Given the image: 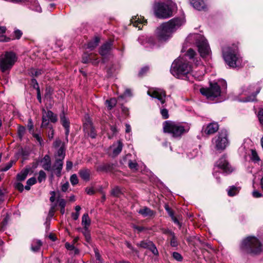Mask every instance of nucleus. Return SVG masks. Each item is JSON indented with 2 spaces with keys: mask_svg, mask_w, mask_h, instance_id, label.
<instances>
[{
  "mask_svg": "<svg viewBox=\"0 0 263 263\" xmlns=\"http://www.w3.org/2000/svg\"><path fill=\"white\" fill-rule=\"evenodd\" d=\"M182 24L183 21L181 18H173L161 24L157 28L155 31L156 36L159 41L166 42Z\"/></svg>",
  "mask_w": 263,
  "mask_h": 263,
  "instance_id": "f257e3e1",
  "label": "nucleus"
},
{
  "mask_svg": "<svg viewBox=\"0 0 263 263\" xmlns=\"http://www.w3.org/2000/svg\"><path fill=\"white\" fill-rule=\"evenodd\" d=\"M163 132L171 134L174 138H180L181 136L187 133L190 127L184 126L180 123H176L172 121H166L163 124Z\"/></svg>",
  "mask_w": 263,
  "mask_h": 263,
  "instance_id": "f03ea898",
  "label": "nucleus"
},
{
  "mask_svg": "<svg viewBox=\"0 0 263 263\" xmlns=\"http://www.w3.org/2000/svg\"><path fill=\"white\" fill-rule=\"evenodd\" d=\"M241 249L247 253L256 255L262 251L261 243L257 238L250 236L243 240Z\"/></svg>",
  "mask_w": 263,
  "mask_h": 263,
  "instance_id": "7ed1b4c3",
  "label": "nucleus"
},
{
  "mask_svg": "<svg viewBox=\"0 0 263 263\" xmlns=\"http://www.w3.org/2000/svg\"><path fill=\"white\" fill-rule=\"evenodd\" d=\"M174 4L171 1L158 3L155 5V14L159 18H167L173 15Z\"/></svg>",
  "mask_w": 263,
  "mask_h": 263,
  "instance_id": "20e7f679",
  "label": "nucleus"
},
{
  "mask_svg": "<svg viewBox=\"0 0 263 263\" xmlns=\"http://www.w3.org/2000/svg\"><path fill=\"white\" fill-rule=\"evenodd\" d=\"M200 92L207 99L213 100L215 98L220 96L221 88L217 82H210L209 87L200 88Z\"/></svg>",
  "mask_w": 263,
  "mask_h": 263,
  "instance_id": "39448f33",
  "label": "nucleus"
},
{
  "mask_svg": "<svg viewBox=\"0 0 263 263\" xmlns=\"http://www.w3.org/2000/svg\"><path fill=\"white\" fill-rule=\"evenodd\" d=\"M222 55L226 63L229 66H233L234 65L237 66V64H240L238 55L234 52H232L231 48L229 46L222 48Z\"/></svg>",
  "mask_w": 263,
  "mask_h": 263,
  "instance_id": "423d86ee",
  "label": "nucleus"
},
{
  "mask_svg": "<svg viewBox=\"0 0 263 263\" xmlns=\"http://www.w3.org/2000/svg\"><path fill=\"white\" fill-rule=\"evenodd\" d=\"M228 134L226 130H221L218 135L213 139L215 148L217 151L224 150L228 145Z\"/></svg>",
  "mask_w": 263,
  "mask_h": 263,
  "instance_id": "0eeeda50",
  "label": "nucleus"
},
{
  "mask_svg": "<svg viewBox=\"0 0 263 263\" xmlns=\"http://www.w3.org/2000/svg\"><path fill=\"white\" fill-rule=\"evenodd\" d=\"M196 44L201 57L204 58L210 55L211 51L206 39L200 35H198L196 38Z\"/></svg>",
  "mask_w": 263,
  "mask_h": 263,
  "instance_id": "6e6552de",
  "label": "nucleus"
},
{
  "mask_svg": "<svg viewBox=\"0 0 263 263\" xmlns=\"http://www.w3.org/2000/svg\"><path fill=\"white\" fill-rule=\"evenodd\" d=\"M42 128H47L49 125V121L51 122L55 123L57 120V116L51 110L46 111L44 108L42 109Z\"/></svg>",
  "mask_w": 263,
  "mask_h": 263,
  "instance_id": "1a4fd4ad",
  "label": "nucleus"
},
{
  "mask_svg": "<svg viewBox=\"0 0 263 263\" xmlns=\"http://www.w3.org/2000/svg\"><path fill=\"white\" fill-rule=\"evenodd\" d=\"M17 60L16 54L12 51H7L0 60V66H13Z\"/></svg>",
  "mask_w": 263,
  "mask_h": 263,
  "instance_id": "9d476101",
  "label": "nucleus"
},
{
  "mask_svg": "<svg viewBox=\"0 0 263 263\" xmlns=\"http://www.w3.org/2000/svg\"><path fill=\"white\" fill-rule=\"evenodd\" d=\"M215 166L222 170L224 173L227 174H230L233 171V167L227 160L225 156H222L216 162Z\"/></svg>",
  "mask_w": 263,
  "mask_h": 263,
  "instance_id": "9b49d317",
  "label": "nucleus"
},
{
  "mask_svg": "<svg viewBox=\"0 0 263 263\" xmlns=\"http://www.w3.org/2000/svg\"><path fill=\"white\" fill-rule=\"evenodd\" d=\"M191 67H171V73L177 78H182L191 71Z\"/></svg>",
  "mask_w": 263,
  "mask_h": 263,
  "instance_id": "f8f14e48",
  "label": "nucleus"
},
{
  "mask_svg": "<svg viewBox=\"0 0 263 263\" xmlns=\"http://www.w3.org/2000/svg\"><path fill=\"white\" fill-rule=\"evenodd\" d=\"M147 94L151 97L159 100L162 104L165 102L166 93L162 89L156 88L153 91H148Z\"/></svg>",
  "mask_w": 263,
  "mask_h": 263,
  "instance_id": "ddd939ff",
  "label": "nucleus"
},
{
  "mask_svg": "<svg viewBox=\"0 0 263 263\" xmlns=\"http://www.w3.org/2000/svg\"><path fill=\"white\" fill-rule=\"evenodd\" d=\"M137 245L141 248L149 250L154 255H158V251L155 244L149 240H143L137 243Z\"/></svg>",
  "mask_w": 263,
  "mask_h": 263,
  "instance_id": "4468645a",
  "label": "nucleus"
},
{
  "mask_svg": "<svg viewBox=\"0 0 263 263\" xmlns=\"http://www.w3.org/2000/svg\"><path fill=\"white\" fill-rule=\"evenodd\" d=\"M97 56V54L92 53L88 54L85 52L82 56V62L84 64H98L99 63Z\"/></svg>",
  "mask_w": 263,
  "mask_h": 263,
  "instance_id": "2eb2a0df",
  "label": "nucleus"
},
{
  "mask_svg": "<svg viewBox=\"0 0 263 263\" xmlns=\"http://www.w3.org/2000/svg\"><path fill=\"white\" fill-rule=\"evenodd\" d=\"M84 129L92 138L96 137V133L95 128L92 125L91 121L88 117L86 118V121L84 123Z\"/></svg>",
  "mask_w": 263,
  "mask_h": 263,
  "instance_id": "dca6fc26",
  "label": "nucleus"
},
{
  "mask_svg": "<svg viewBox=\"0 0 263 263\" xmlns=\"http://www.w3.org/2000/svg\"><path fill=\"white\" fill-rule=\"evenodd\" d=\"M63 162L62 160L56 159L54 163L51 167V171H52L58 177H60L61 175V171L63 168Z\"/></svg>",
  "mask_w": 263,
  "mask_h": 263,
  "instance_id": "f3484780",
  "label": "nucleus"
},
{
  "mask_svg": "<svg viewBox=\"0 0 263 263\" xmlns=\"http://www.w3.org/2000/svg\"><path fill=\"white\" fill-rule=\"evenodd\" d=\"M219 129V125L216 122H212L209 124L204 129V133L206 135H212L215 133Z\"/></svg>",
  "mask_w": 263,
  "mask_h": 263,
  "instance_id": "a211bd4d",
  "label": "nucleus"
},
{
  "mask_svg": "<svg viewBox=\"0 0 263 263\" xmlns=\"http://www.w3.org/2000/svg\"><path fill=\"white\" fill-rule=\"evenodd\" d=\"M130 21L134 26L138 27L139 29H141V25L147 23L146 20L144 17L138 16H133Z\"/></svg>",
  "mask_w": 263,
  "mask_h": 263,
  "instance_id": "6ab92c4d",
  "label": "nucleus"
},
{
  "mask_svg": "<svg viewBox=\"0 0 263 263\" xmlns=\"http://www.w3.org/2000/svg\"><path fill=\"white\" fill-rule=\"evenodd\" d=\"M190 1L193 7L198 10H204L206 7L204 0H190Z\"/></svg>",
  "mask_w": 263,
  "mask_h": 263,
  "instance_id": "aec40b11",
  "label": "nucleus"
},
{
  "mask_svg": "<svg viewBox=\"0 0 263 263\" xmlns=\"http://www.w3.org/2000/svg\"><path fill=\"white\" fill-rule=\"evenodd\" d=\"M112 44L109 42H106L103 44L99 50V53L102 56H105L108 54L111 49Z\"/></svg>",
  "mask_w": 263,
  "mask_h": 263,
  "instance_id": "412c9836",
  "label": "nucleus"
},
{
  "mask_svg": "<svg viewBox=\"0 0 263 263\" xmlns=\"http://www.w3.org/2000/svg\"><path fill=\"white\" fill-rule=\"evenodd\" d=\"M42 161L44 162L42 167L45 170L47 171H51V160L50 157L48 155H46Z\"/></svg>",
  "mask_w": 263,
  "mask_h": 263,
  "instance_id": "4be33fe9",
  "label": "nucleus"
},
{
  "mask_svg": "<svg viewBox=\"0 0 263 263\" xmlns=\"http://www.w3.org/2000/svg\"><path fill=\"white\" fill-rule=\"evenodd\" d=\"M91 223V220L87 213L84 214L82 218V224L83 226L85 231H87L88 227Z\"/></svg>",
  "mask_w": 263,
  "mask_h": 263,
  "instance_id": "5701e85b",
  "label": "nucleus"
},
{
  "mask_svg": "<svg viewBox=\"0 0 263 263\" xmlns=\"http://www.w3.org/2000/svg\"><path fill=\"white\" fill-rule=\"evenodd\" d=\"M79 174L82 179L85 181H88L89 180L90 175V170L86 168L81 169L79 171Z\"/></svg>",
  "mask_w": 263,
  "mask_h": 263,
  "instance_id": "b1692460",
  "label": "nucleus"
},
{
  "mask_svg": "<svg viewBox=\"0 0 263 263\" xmlns=\"http://www.w3.org/2000/svg\"><path fill=\"white\" fill-rule=\"evenodd\" d=\"M100 40V39L99 37L96 36L93 40L88 43L86 48L90 50H93L98 45Z\"/></svg>",
  "mask_w": 263,
  "mask_h": 263,
  "instance_id": "393cba45",
  "label": "nucleus"
},
{
  "mask_svg": "<svg viewBox=\"0 0 263 263\" xmlns=\"http://www.w3.org/2000/svg\"><path fill=\"white\" fill-rule=\"evenodd\" d=\"M29 171L30 168H28L23 170L20 173L17 175V180L20 181H24L26 178Z\"/></svg>",
  "mask_w": 263,
  "mask_h": 263,
  "instance_id": "a878e982",
  "label": "nucleus"
},
{
  "mask_svg": "<svg viewBox=\"0 0 263 263\" xmlns=\"http://www.w3.org/2000/svg\"><path fill=\"white\" fill-rule=\"evenodd\" d=\"M138 212L144 217L152 216L154 214V212L147 207H144L141 209Z\"/></svg>",
  "mask_w": 263,
  "mask_h": 263,
  "instance_id": "bb28decb",
  "label": "nucleus"
},
{
  "mask_svg": "<svg viewBox=\"0 0 263 263\" xmlns=\"http://www.w3.org/2000/svg\"><path fill=\"white\" fill-rule=\"evenodd\" d=\"M6 31V28L4 26H0V42H8L11 40L10 37H7L4 33Z\"/></svg>",
  "mask_w": 263,
  "mask_h": 263,
  "instance_id": "cd10ccee",
  "label": "nucleus"
},
{
  "mask_svg": "<svg viewBox=\"0 0 263 263\" xmlns=\"http://www.w3.org/2000/svg\"><path fill=\"white\" fill-rule=\"evenodd\" d=\"M114 168V164L111 163H106L100 165L98 167V170L101 171L110 172Z\"/></svg>",
  "mask_w": 263,
  "mask_h": 263,
  "instance_id": "c85d7f7f",
  "label": "nucleus"
},
{
  "mask_svg": "<svg viewBox=\"0 0 263 263\" xmlns=\"http://www.w3.org/2000/svg\"><path fill=\"white\" fill-rule=\"evenodd\" d=\"M43 73V70L41 69H36L32 67L29 71V74L31 76L38 77Z\"/></svg>",
  "mask_w": 263,
  "mask_h": 263,
  "instance_id": "c756f323",
  "label": "nucleus"
},
{
  "mask_svg": "<svg viewBox=\"0 0 263 263\" xmlns=\"http://www.w3.org/2000/svg\"><path fill=\"white\" fill-rule=\"evenodd\" d=\"M117 104V100L115 98H111L110 100H107L105 101V104L107 108L109 110L111 109L116 106Z\"/></svg>",
  "mask_w": 263,
  "mask_h": 263,
  "instance_id": "7c9ffc66",
  "label": "nucleus"
},
{
  "mask_svg": "<svg viewBox=\"0 0 263 263\" xmlns=\"http://www.w3.org/2000/svg\"><path fill=\"white\" fill-rule=\"evenodd\" d=\"M239 191V187L235 186H232L229 187L228 190V194L229 196H234L237 195Z\"/></svg>",
  "mask_w": 263,
  "mask_h": 263,
  "instance_id": "2f4dec72",
  "label": "nucleus"
},
{
  "mask_svg": "<svg viewBox=\"0 0 263 263\" xmlns=\"http://www.w3.org/2000/svg\"><path fill=\"white\" fill-rule=\"evenodd\" d=\"M114 146H115L114 145L113 147H114ZM122 148H123V144L121 141H119L118 142V145H117V147L113 148L112 152H113L114 155L115 156H116L119 155L122 151Z\"/></svg>",
  "mask_w": 263,
  "mask_h": 263,
  "instance_id": "473e14b6",
  "label": "nucleus"
},
{
  "mask_svg": "<svg viewBox=\"0 0 263 263\" xmlns=\"http://www.w3.org/2000/svg\"><path fill=\"white\" fill-rule=\"evenodd\" d=\"M196 55V52L192 48L189 49L185 54V56L188 57L190 60H193V61H195V56Z\"/></svg>",
  "mask_w": 263,
  "mask_h": 263,
  "instance_id": "72a5a7b5",
  "label": "nucleus"
},
{
  "mask_svg": "<svg viewBox=\"0 0 263 263\" xmlns=\"http://www.w3.org/2000/svg\"><path fill=\"white\" fill-rule=\"evenodd\" d=\"M172 66H189L187 64H185L183 58L179 57L176 59L173 63Z\"/></svg>",
  "mask_w": 263,
  "mask_h": 263,
  "instance_id": "f704fd0d",
  "label": "nucleus"
},
{
  "mask_svg": "<svg viewBox=\"0 0 263 263\" xmlns=\"http://www.w3.org/2000/svg\"><path fill=\"white\" fill-rule=\"evenodd\" d=\"M57 156L59 157V158H56V159H60L62 161L64 160L65 156V153L63 146H61L60 148L58 149L57 152Z\"/></svg>",
  "mask_w": 263,
  "mask_h": 263,
  "instance_id": "c9c22d12",
  "label": "nucleus"
},
{
  "mask_svg": "<svg viewBox=\"0 0 263 263\" xmlns=\"http://www.w3.org/2000/svg\"><path fill=\"white\" fill-rule=\"evenodd\" d=\"M61 122L64 128H67V126H69V122L68 119H66L64 113L60 115Z\"/></svg>",
  "mask_w": 263,
  "mask_h": 263,
  "instance_id": "e433bc0d",
  "label": "nucleus"
},
{
  "mask_svg": "<svg viewBox=\"0 0 263 263\" xmlns=\"http://www.w3.org/2000/svg\"><path fill=\"white\" fill-rule=\"evenodd\" d=\"M42 246V242L40 240H36L34 242V244L32 245L31 250L33 252H37Z\"/></svg>",
  "mask_w": 263,
  "mask_h": 263,
  "instance_id": "4c0bfd02",
  "label": "nucleus"
},
{
  "mask_svg": "<svg viewBox=\"0 0 263 263\" xmlns=\"http://www.w3.org/2000/svg\"><path fill=\"white\" fill-rule=\"evenodd\" d=\"M251 160L254 162H258L260 161V158L254 149L251 150Z\"/></svg>",
  "mask_w": 263,
  "mask_h": 263,
  "instance_id": "58836bf2",
  "label": "nucleus"
},
{
  "mask_svg": "<svg viewBox=\"0 0 263 263\" xmlns=\"http://www.w3.org/2000/svg\"><path fill=\"white\" fill-rule=\"evenodd\" d=\"M260 89H257L255 93H252L251 95L247 97L246 99L243 100V102H250L255 100L256 96L257 93L259 92Z\"/></svg>",
  "mask_w": 263,
  "mask_h": 263,
  "instance_id": "ea45409f",
  "label": "nucleus"
},
{
  "mask_svg": "<svg viewBox=\"0 0 263 263\" xmlns=\"http://www.w3.org/2000/svg\"><path fill=\"white\" fill-rule=\"evenodd\" d=\"M14 163V161H10L8 163L6 164L4 166H1V171L2 172H6L9 170L12 166Z\"/></svg>",
  "mask_w": 263,
  "mask_h": 263,
  "instance_id": "a19ab883",
  "label": "nucleus"
},
{
  "mask_svg": "<svg viewBox=\"0 0 263 263\" xmlns=\"http://www.w3.org/2000/svg\"><path fill=\"white\" fill-rule=\"evenodd\" d=\"M46 178V173L42 170L40 171L37 177L38 181L41 183L42 181L45 180Z\"/></svg>",
  "mask_w": 263,
  "mask_h": 263,
  "instance_id": "79ce46f5",
  "label": "nucleus"
},
{
  "mask_svg": "<svg viewBox=\"0 0 263 263\" xmlns=\"http://www.w3.org/2000/svg\"><path fill=\"white\" fill-rule=\"evenodd\" d=\"M172 238L171 239L170 244L171 246L173 247H176L178 245V243L177 241V238L175 235V234L171 236Z\"/></svg>",
  "mask_w": 263,
  "mask_h": 263,
  "instance_id": "37998d69",
  "label": "nucleus"
},
{
  "mask_svg": "<svg viewBox=\"0 0 263 263\" xmlns=\"http://www.w3.org/2000/svg\"><path fill=\"white\" fill-rule=\"evenodd\" d=\"M129 167L133 170H137L138 167V164L136 161H132L129 160L128 163Z\"/></svg>",
  "mask_w": 263,
  "mask_h": 263,
  "instance_id": "c03bdc74",
  "label": "nucleus"
},
{
  "mask_svg": "<svg viewBox=\"0 0 263 263\" xmlns=\"http://www.w3.org/2000/svg\"><path fill=\"white\" fill-rule=\"evenodd\" d=\"M22 34H23V33H22V31H21L20 30H18V29L15 30L14 31V37L12 39V40L20 39L21 37Z\"/></svg>",
  "mask_w": 263,
  "mask_h": 263,
  "instance_id": "a18cd8bd",
  "label": "nucleus"
},
{
  "mask_svg": "<svg viewBox=\"0 0 263 263\" xmlns=\"http://www.w3.org/2000/svg\"><path fill=\"white\" fill-rule=\"evenodd\" d=\"M70 181L72 185H75L78 183V179L76 174H73L71 176Z\"/></svg>",
  "mask_w": 263,
  "mask_h": 263,
  "instance_id": "49530a36",
  "label": "nucleus"
},
{
  "mask_svg": "<svg viewBox=\"0 0 263 263\" xmlns=\"http://www.w3.org/2000/svg\"><path fill=\"white\" fill-rule=\"evenodd\" d=\"M148 71V67H143L141 69L140 71L139 72L138 76L139 77H142Z\"/></svg>",
  "mask_w": 263,
  "mask_h": 263,
  "instance_id": "de8ad7c7",
  "label": "nucleus"
},
{
  "mask_svg": "<svg viewBox=\"0 0 263 263\" xmlns=\"http://www.w3.org/2000/svg\"><path fill=\"white\" fill-rule=\"evenodd\" d=\"M121 193V191L118 187H115L111 191V194L115 196H119Z\"/></svg>",
  "mask_w": 263,
  "mask_h": 263,
  "instance_id": "09e8293b",
  "label": "nucleus"
},
{
  "mask_svg": "<svg viewBox=\"0 0 263 263\" xmlns=\"http://www.w3.org/2000/svg\"><path fill=\"white\" fill-rule=\"evenodd\" d=\"M161 114L164 119H166L169 117L168 110L165 108H163L161 110Z\"/></svg>",
  "mask_w": 263,
  "mask_h": 263,
  "instance_id": "8fccbe9b",
  "label": "nucleus"
},
{
  "mask_svg": "<svg viewBox=\"0 0 263 263\" xmlns=\"http://www.w3.org/2000/svg\"><path fill=\"white\" fill-rule=\"evenodd\" d=\"M173 257L174 259L179 261H181L182 260L181 255L178 252H174L173 253Z\"/></svg>",
  "mask_w": 263,
  "mask_h": 263,
  "instance_id": "3c124183",
  "label": "nucleus"
},
{
  "mask_svg": "<svg viewBox=\"0 0 263 263\" xmlns=\"http://www.w3.org/2000/svg\"><path fill=\"white\" fill-rule=\"evenodd\" d=\"M218 83V85H219L220 86V87L221 89H225L227 88V82L225 80H219L218 81V82H217Z\"/></svg>",
  "mask_w": 263,
  "mask_h": 263,
  "instance_id": "603ef678",
  "label": "nucleus"
},
{
  "mask_svg": "<svg viewBox=\"0 0 263 263\" xmlns=\"http://www.w3.org/2000/svg\"><path fill=\"white\" fill-rule=\"evenodd\" d=\"M25 132V128L24 126H20L18 129V134L20 138H22Z\"/></svg>",
  "mask_w": 263,
  "mask_h": 263,
  "instance_id": "864d4df0",
  "label": "nucleus"
},
{
  "mask_svg": "<svg viewBox=\"0 0 263 263\" xmlns=\"http://www.w3.org/2000/svg\"><path fill=\"white\" fill-rule=\"evenodd\" d=\"M48 128L49 130L48 134V137L50 140H51L53 138L54 130L52 126H49Z\"/></svg>",
  "mask_w": 263,
  "mask_h": 263,
  "instance_id": "5fc2aeb1",
  "label": "nucleus"
},
{
  "mask_svg": "<svg viewBox=\"0 0 263 263\" xmlns=\"http://www.w3.org/2000/svg\"><path fill=\"white\" fill-rule=\"evenodd\" d=\"M6 192L5 189H0V203L3 202L4 201V196Z\"/></svg>",
  "mask_w": 263,
  "mask_h": 263,
  "instance_id": "6e6d98bb",
  "label": "nucleus"
},
{
  "mask_svg": "<svg viewBox=\"0 0 263 263\" xmlns=\"http://www.w3.org/2000/svg\"><path fill=\"white\" fill-rule=\"evenodd\" d=\"M58 201L60 208H65L66 205V201L64 199L60 198L59 197H58Z\"/></svg>",
  "mask_w": 263,
  "mask_h": 263,
  "instance_id": "4d7b16f0",
  "label": "nucleus"
},
{
  "mask_svg": "<svg viewBox=\"0 0 263 263\" xmlns=\"http://www.w3.org/2000/svg\"><path fill=\"white\" fill-rule=\"evenodd\" d=\"M36 182V179L35 177H32L29 178L27 181V184L29 185H32Z\"/></svg>",
  "mask_w": 263,
  "mask_h": 263,
  "instance_id": "13d9d810",
  "label": "nucleus"
},
{
  "mask_svg": "<svg viewBox=\"0 0 263 263\" xmlns=\"http://www.w3.org/2000/svg\"><path fill=\"white\" fill-rule=\"evenodd\" d=\"M15 187L16 189L21 192L24 190V185L20 182L16 183L15 184Z\"/></svg>",
  "mask_w": 263,
  "mask_h": 263,
  "instance_id": "bf43d9fd",
  "label": "nucleus"
},
{
  "mask_svg": "<svg viewBox=\"0 0 263 263\" xmlns=\"http://www.w3.org/2000/svg\"><path fill=\"white\" fill-rule=\"evenodd\" d=\"M33 136L36 139V140L39 142L40 144L42 145L43 142V139L42 137L37 134H33Z\"/></svg>",
  "mask_w": 263,
  "mask_h": 263,
  "instance_id": "052dcab7",
  "label": "nucleus"
},
{
  "mask_svg": "<svg viewBox=\"0 0 263 263\" xmlns=\"http://www.w3.org/2000/svg\"><path fill=\"white\" fill-rule=\"evenodd\" d=\"M258 117L260 123L263 124V109H260L258 111Z\"/></svg>",
  "mask_w": 263,
  "mask_h": 263,
  "instance_id": "680f3d73",
  "label": "nucleus"
},
{
  "mask_svg": "<svg viewBox=\"0 0 263 263\" xmlns=\"http://www.w3.org/2000/svg\"><path fill=\"white\" fill-rule=\"evenodd\" d=\"M27 127L30 132H31L33 128V124L31 119L28 120Z\"/></svg>",
  "mask_w": 263,
  "mask_h": 263,
  "instance_id": "e2e57ef3",
  "label": "nucleus"
},
{
  "mask_svg": "<svg viewBox=\"0 0 263 263\" xmlns=\"http://www.w3.org/2000/svg\"><path fill=\"white\" fill-rule=\"evenodd\" d=\"M252 196L254 198H259L262 197V195L257 190H254L252 192Z\"/></svg>",
  "mask_w": 263,
  "mask_h": 263,
  "instance_id": "0e129e2a",
  "label": "nucleus"
},
{
  "mask_svg": "<svg viewBox=\"0 0 263 263\" xmlns=\"http://www.w3.org/2000/svg\"><path fill=\"white\" fill-rule=\"evenodd\" d=\"M10 68L11 67H0V69L2 72L7 74L9 72Z\"/></svg>",
  "mask_w": 263,
  "mask_h": 263,
  "instance_id": "69168bd1",
  "label": "nucleus"
},
{
  "mask_svg": "<svg viewBox=\"0 0 263 263\" xmlns=\"http://www.w3.org/2000/svg\"><path fill=\"white\" fill-rule=\"evenodd\" d=\"M62 141L60 139H56L55 141L53 142V145L54 147L58 148L60 147L61 145Z\"/></svg>",
  "mask_w": 263,
  "mask_h": 263,
  "instance_id": "338daca9",
  "label": "nucleus"
},
{
  "mask_svg": "<svg viewBox=\"0 0 263 263\" xmlns=\"http://www.w3.org/2000/svg\"><path fill=\"white\" fill-rule=\"evenodd\" d=\"M69 183L67 182L62 185L61 190L63 192H65L67 191Z\"/></svg>",
  "mask_w": 263,
  "mask_h": 263,
  "instance_id": "774afa93",
  "label": "nucleus"
}]
</instances>
